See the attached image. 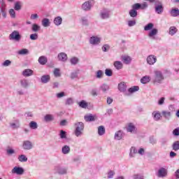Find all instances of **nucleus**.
Masks as SVG:
<instances>
[{
    "label": "nucleus",
    "mask_w": 179,
    "mask_h": 179,
    "mask_svg": "<svg viewBox=\"0 0 179 179\" xmlns=\"http://www.w3.org/2000/svg\"><path fill=\"white\" fill-rule=\"evenodd\" d=\"M164 80V75L161 71H155L154 76L152 78V82L154 85H162Z\"/></svg>",
    "instance_id": "nucleus-1"
},
{
    "label": "nucleus",
    "mask_w": 179,
    "mask_h": 179,
    "mask_svg": "<svg viewBox=\"0 0 179 179\" xmlns=\"http://www.w3.org/2000/svg\"><path fill=\"white\" fill-rule=\"evenodd\" d=\"M76 130H75V135L77 137L82 136L83 134V129H85V125L83 122H78L75 124Z\"/></svg>",
    "instance_id": "nucleus-2"
},
{
    "label": "nucleus",
    "mask_w": 179,
    "mask_h": 179,
    "mask_svg": "<svg viewBox=\"0 0 179 179\" xmlns=\"http://www.w3.org/2000/svg\"><path fill=\"white\" fill-rule=\"evenodd\" d=\"M90 45H100L101 44V37L100 36H92L89 38Z\"/></svg>",
    "instance_id": "nucleus-3"
},
{
    "label": "nucleus",
    "mask_w": 179,
    "mask_h": 179,
    "mask_svg": "<svg viewBox=\"0 0 179 179\" xmlns=\"http://www.w3.org/2000/svg\"><path fill=\"white\" fill-rule=\"evenodd\" d=\"M94 5V0H89L84 2L81 8L83 10H85V12H89Z\"/></svg>",
    "instance_id": "nucleus-4"
},
{
    "label": "nucleus",
    "mask_w": 179,
    "mask_h": 179,
    "mask_svg": "<svg viewBox=\"0 0 179 179\" xmlns=\"http://www.w3.org/2000/svg\"><path fill=\"white\" fill-rule=\"evenodd\" d=\"M99 16L103 20L109 19L111 16V11L109 9L103 8L100 11Z\"/></svg>",
    "instance_id": "nucleus-5"
},
{
    "label": "nucleus",
    "mask_w": 179,
    "mask_h": 179,
    "mask_svg": "<svg viewBox=\"0 0 179 179\" xmlns=\"http://www.w3.org/2000/svg\"><path fill=\"white\" fill-rule=\"evenodd\" d=\"M9 40H13L14 41H20L22 39V36L18 32V31H13L8 36Z\"/></svg>",
    "instance_id": "nucleus-6"
},
{
    "label": "nucleus",
    "mask_w": 179,
    "mask_h": 179,
    "mask_svg": "<svg viewBox=\"0 0 179 179\" xmlns=\"http://www.w3.org/2000/svg\"><path fill=\"white\" fill-rule=\"evenodd\" d=\"M167 174H169V171L166 168H160L156 173V176L159 178H166Z\"/></svg>",
    "instance_id": "nucleus-7"
},
{
    "label": "nucleus",
    "mask_w": 179,
    "mask_h": 179,
    "mask_svg": "<svg viewBox=\"0 0 179 179\" xmlns=\"http://www.w3.org/2000/svg\"><path fill=\"white\" fill-rule=\"evenodd\" d=\"M22 148L24 150H31L34 148L33 143L29 140L24 141L22 142Z\"/></svg>",
    "instance_id": "nucleus-8"
},
{
    "label": "nucleus",
    "mask_w": 179,
    "mask_h": 179,
    "mask_svg": "<svg viewBox=\"0 0 179 179\" xmlns=\"http://www.w3.org/2000/svg\"><path fill=\"white\" fill-rule=\"evenodd\" d=\"M146 61L148 65H155L157 62V57L153 55H150L147 57Z\"/></svg>",
    "instance_id": "nucleus-9"
},
{
    "label": "nucleus",
    "mask_w": 179,
    "mask_h": 179,
    "mask_svg": "<svg viewBox=\"0 0 179 179\" xmlns=\"http://www.w3.org/2000/svg\"><path fill=\"white\" fill-rule=\"evenodd\" d=\"M155 8L156 13H157L158 15H162V13H163L164 8L163 4H162V3L156 2L155 3Z\"/></svg>",
    "instance_id": "nucleus-10"
},
{
    "label": "nucleus",
    "mask_w": 179,
    "mask_h": 179,
    "mask_svg": "<svg viewBox=\"0 0 179 179\" xmlns=\"http://www.w3.org/2000/svg\"><path fill=\"white\" fill-rule=\"evenodd\" d=\"M13 174H17V176H22L24 173V169L22 167L15 166L12 171Z\"/></svg>",
    "instance_id": "nucleus-11"
},
{
    "label": "nucleus",
    "mask_w": 179,
    "mask_h": 179,
    "mask_svg": "<svg viewBox=\"0 0 179 179\" xmlns=\"http://www.w3.org/2000/svg\"><path fill=\"white\" fill-rule=\"evenodd\" d=\"M125 136L124 131L119 130L115 133L114 139L115 141H121Z\"/></svg>",
    "instance_id": "nucleus-12"
},
{
    "label": "nucleus",
    "mask_w": 179,
    "mask_h": 179,
    "mask_svg": "<svg viewBox=\"0 0 179 179\" xmlns=\"http://www.w3.org/2000/svg\"><path fill=\"white\" fill-rule=\"evenodd\" d=\"M159 33V30L157 29H152L148 32V37L151 38V40H156V36Z\"/></svg>",
    "instance_id": "nucleus-13"
},
{
    "label": "nucleus",
    "mask_w": 179,
    "mask_h": 179,
    "mask_svg": "<svg viewBox=\"0 0 179 179\" xmlns=\"http://www.w3.org/2000/svg\"><path fill=\"white\" fill-rule=\"evenodd\" d=\"M21 87L23 89H27L30 86V82L27 79H22L20 80Z\"/></svg>",
    "instance_id": "nucleus-14"
},
{
    "label": "nucleus",
    "mask_w": 179,
    "mask_h": 179,
    "mask_svg": "<svg viewBox=\"0 0 179 179\" xmlns=\"http://www.w3.org/2000/svg\"><path fill=\"white\" fill-rule=\"evenodd\" d=\"M57 59L62 62H66L68 59V55L65 52H60L57 55Z\"/></svg>",
    "instance_id": "nucleus-15"
},
{
    "label": "nucleus",
    "mask_w": 179,
    "mask_h": 179,
    "mask_svg": "<svg viewBox=\"0 0 179 179\" xmlns=\"http://www.w3.org/2000/svg\"><path fill=\"white\" fill-rule=\"evenodd\" d=\"M138 90H139V87L133 86L128 90V92L124 93V95L129 96V94H132V93H135V92H138Z\"/></svg>",
    "instance_id": "nucleus-16"
},
{
    "label": "nucleus",
    "mask_w": 179,
    "mask_h": 179,
    "mask_svg": "<svg viewBox=\"0 0 179 179\" xmlns=\"http://www.w3.org/2000/svg\"><path fill=\"white\" fill-rule=\"evenodd\" d=\"M10 127L12 129H17V128H20V122L19 120H15L14 122L10 123Z\"/></svg>",
    "instance_id": "nucleus-17"
},
{
    "label": "nucleus",
    "mask_w": 179,
    "mask_h": 179,
    "mask_svg": "<svg viewBox=\"0 0 179 179\" xmlns=\"http://www.w3.org/2000/svg\"><path fill=\"white\" fill-rule=\"evenodd\" d=\"M127 132H131V134L136 133V127L132 123H129L127 125Z\"/></svg>",
    "instance_id": "nucleus-18"
},
{
    "label": "nucleus",
    "mask_w": 179,
    "mask_h": 179,
    "mask_svg": "<svg viewBox=\"0 0 179 179\" xmlns=\"http://www.w3.org/2000/svg\"><path fill=\"white\" fill-rule=\"evenodd\" d=\"M55 171L58 174H66V169L61 167L59 166H57L55 167Z\"/></svg>",
    "instance_id": "nucleus-19"
},
{
    "label": "nucleus",
    "mask_w": 179,
    "mask_h": 179,
    "mask_svg": "<svg viewBox=\"0 0 179 179\" xmlns=\"http://www.w3.org/2000/svg\"><path fill=\"white\" fill-rule=\"evenodd\" d=\"M122 60L123 61L124 64H126V65H129V64H131L132 62V58L130 56L124 55L122 57Z\"/></svg>",
    "instance_id": "nucleus-20"
},
{
    "label": "nucleus",
    "mask_w": 179,
    "mask_h": 179,
    "mask_svg": "<svg viewBox=\"0 0 179 179\" xmlns=\"http://www.w3.org/2000/svg\"><path fill=\"white\" fill-rule=\"evenodd\" d=\"M170 15L172 17H177L179 16V9L178 8H172L170 10Z\"/></svg>",
    "instance_id": "nucleus-21"
},
{
    "label": "nucleus",
    "mask_w": 179,
    "mask_h": 179,
    "mask_svg": "<svg viewBox=\"0 0 179 179\" xmlns=\"http://www.w3.org/2000/svg\"><path fill=\"white\" fill-rule=\"evenodd\" d=\"M118 90H120V92H122V93H127V85H125V83H119Z\"/></svg>",
    "instance_id": "nucleus-22"
},
{
    "label": "nucleus",
    "mask_w": 179,
    "mask_h": 179,
    "mask_svg": "<svg viewBox=\"0 0 179 179\" xmlns=\"http://www.w3.org/2000/svg\"><path fill=\"white\" fill-rule=\"evenodd\" d=\"M41 24L43 27H50L51 22H50L48 18H43L41 21Z\"/></svg>",
    "instance_id": "nucleus-23"
},
{
    "label": "nucleus",
    "mask_w": 179,
    "mask_h": 179,
    "mask_svg": "<svg viewBox=\"0 0 179 179\" xmlns=\"http://www.w3.org/2000/svg\"><path fill=\"white\" fill-rule=\"evenodd\" d=\"M62 153L63 155H69L71 153V147L69 145H64L62 148Z\"/></svg>",
    "instance_id": "nucleus-24"
},
{
    "label": "nucleus",
    "mask_w": 179,
    "mask_h": 179,
    "mask_svg": "<svg viewBox=\"0 0 179 179\" xmlns=\"http://www.w3.org/2000/svg\"><path fill=\"white\" fill-rule=\"evenodd\" d=\"M53 23L55 24V26H61V24H62V17L60 16L55 17Z\"/></svg>",
    "instance_id": "nucleus-25"
},
{
    "label": "nucleus",
    "mask_w": 179,
    "mask_h": 179,
    "mask_svg": "<svg viewBox=\"0 0 179 179\" xmlns=\"http://www.w3.org/2000/svg\"><path fill=\"white\" fill-rule=\"evenodd\" d=\"M33 73H34L33 70L30 69H27L22 71V75L23 76H25V77L31 76Z\"/></svg>",
    "instance_id": "nucleus-26"
},
{
    "label": "nucleus",
    "mask_w": 179,
    "mask_h": 179,
    "mask_svg": "<svg viewBox=\"0 0 179 179\" xmlns=\"http://www.w3.org/2000/svg\"><path fill=\"white\" fill-rule=\"evenodd\" d=\"M50 79H51L50 75H45L41 78V82L42 83H48V82H50Z\"/></svg>",
    "instance_id": "nucleus-27"
},
{
    "label": "nucleus",
    "mask_w": 179,
    "mask_h": 179,
    "mask_svg": "<svg viewBox=\"0 0 179 179\" xmlns=\"http://www.w3.org/2000/svg\"><path fill=\"white\" fill-rule=\"evenodd\" d=\"M115 69H117V71H120V69H122V62L120 61H115L113 64Z\"/></svg>",
    "instance_id": "nucleus-28"
},
{
    "label": "nucleus",
    "mask_w": 179,
    "mask_h": 179,
    "mask_svg": "<svg viewBox=\"0 0 179 179\" xmlns=\"http://www.w3.org/2000/svg\"><path fill=\"white\" fill-rule=\"evenodd\" d=\"M162 114L163 117H164V118H166V120H170V118L171 117V112H170V111L163 110L162 112Z\"/></svg>",
    "instance_id": "nucleus-29"
},
{
    "label": "nucleus",
    "mask_w": 179,
    "mask_h": 179,
    "mask_svg": "<svg viewBox=\"0 0 179 179\" xmlns=\"http://www.w3.org/2000/svg\"><path fill=\"white\" fill-rule=\"evenodd\" d=\"M136 153H138V150L135 147H131L130 148L129 157H135Z\"/></svg>",
    "instance_id": "nucleus-30"
},
{
    "label": "nucleus",
    "mask_w": 179,
    "mask_h": 179,
    "mask_svg": "<svg viewBox=\"0 0 179 179\" xmlns=\"http://www.w3.org/2000/svg\"><path fill=\"white\" fill-rule=\"evenodd\" d=\"M110 90V86H108V85L106 84H102L100 86V90H101V92H103V93H106V92H108V90Z\"/></svg>",
    "instance_id": "nucleus-31"
},
{
    "label": "nucleus",
    "mask_w": 179,
    "mask_h": 179,
    "mask_svg": "<svg viewBox=\"0 0 179 179\" xmlns=\"http://www.w3.org/2000/svg\"><path fill=\"white\" fill-rule=\"evenodd\" d=\"M141 82L143 85H146V83H149V82H150V77L148 76H145L141 79Z\"/></svg>",
    "instance_id": "nucleus-32"
},
{
    "label": "nucleus",
    "mask_w": 179,
    "mask_h": 179,
    "mask_svg": "<svg viewBox=\"0 0 179 179\" xmlns=\"http://www.w3.org/2000/svg\"><path fill=\"white\" fill-rule=\"evenodd\" d=\"M18 160L21 163H26V162H27L28 159L25 155H20L18 156Z\"/></svg>",
    "instance_id": "nucleus-33"
},
{
    "label": "nucleus",
    "mask_w": 179,
    "mask_h": 179,
    "mask_svg": "<svg viewBox=\"0 0 179 179\" xmlns=\"http://www.w3.org/2000/svg\"><path fill=\"white\" fill-rule=\"evenodd\" d=\"M41 29V27H40V25L37 24H33L31 26V30L35 33H37V31H40Z\"/></svg>",
    "instance_id": "nucleus-34"
},
{
    "label": "nucleus",
    "mask_w": 179,
    "mask_h": 179,
    "mask_svg": "<svg viewBox=\"0 0 179 179\" xmlns=\"http://www.w3.org/2000/svg\"><path fill=\"white\" fill-rule=\"evenodd\" d=\"M38 62L41 65H45L47 64V57L45 56H41L38 58Z\"/></svg>",
    "instance_id": "nucleus-35"
},
{
    "label": "nucleus",
    "mask_w": 179,
    "mask_h": 179,
    "mask_svg": "<svg viewBox=\"0 0 179 179\" xmlns=\"http://www.w3.org/2000/svg\"><path fill=\"white\" fill-rule=\"evenodd\" d=\"M177 31H178V29L175 26L171 27L169 28L170 36H174V34H176V33H177Z\"/></svg>",
    "instance_id": "nucleus-36"
},
{
    "label": "nucleus",
    "mask_w": 179,
    "mask_h": 179,
    "mask_svg": "<svg viewBox=\"0 0 179 179\" xmlns=\"http://www.w3.org/2000/svg\"><path fill=\"white\" fill-rule=\"evenodd\" d=\"M106 134V129L103 126H100L98 128V134L99 136H103Z\"/></svg>",
    "instance_id": "nucleus-37"
},
{
    "label": "nucleus",
    "mask_w": 179,
    "mask_h": 179,
    "mask_svg": "<svg viewBox=\"0 0 179 179\" xmlns=\"http://www.w3.org/2000/svg\"><path fill=\"white\" fill-rule=\"evenodd\" d=\"M44 120L46 122L54 121V115L48 114L44 117Z\"/></svg>",
    "instance_id": "nucleus-38"
},
{
    "label": "nucleus",
    "mask_w": 179,
    "mask_h": 179,
    "mask_svg": "<svg viewBox=\"0 0 179 179\" xmlns=\"http://www.w3.org/2000/svg\"><path fill=\"white\" fill-rule=\"evenodd\" d=\"M84 118L87 122L94 121V117L92 115H87L84 117Z\"/></svg>",
    "instance_id": "nucleus-39"
},
{
    "label": "nucleus",
    "mask_w": 179,
    "mask_h": 179,
    "mask_svg": "<svg viewBox=\"0 0 179 179\" xmlns=\"http://www.w3.org/2000/svg\"><path fill=\"white\" fill-rule=\"evenodd\" d=\"M29 125L31 129H37L38 128V124H37V122L34 121H31Z\"/></svg>",
    "instance_id": "nucleus-40"
},
{
    "label": "nucleus",
    "mask_w": 179,
    "mask_h": 179,
    "mask_svg": "<svg viewBox=\"0 0 179 179\" xmlns=\"http://www.w3.org/2000/svg\"><path fill=\"white\" fill-rule=\"evenodd\" d=\"M152 115H153L154 120L155 121H159V120H160V118H162V115L159 112H154L152 113Z\"/></svg>",
    "instance_id": "nucleus-41"
},
{
    "label": "nucleus",
    "mask_w": 179,
    "mask_h": 179,
    "mask_svg": "<svg viewBox=\"0 0 179 179\" xmlns=\"http://www.w3.org/2000/svg\"><path fill=\"white\" fill-rule=\"evenodd\" d=\"M153 23L150 22L149 24H148L147 25L145 26L144 27V30L145 31H149V30H153Z\"/></svg>",
    "instance_id": "nucleus-42"
},
{
    "label": "nucleus",
    "mask_w": 179,
    "mask_h": 179,
    "mask_svg": "<svg viewBox=\"0 0 179 179\" xmlns=\"http://www.w3.org/2000/svg\"><path fill=\"white\" fill-rule=\"evenodd\" d=\"M129 15L131 16V17H136L138 16V11L132 8L129 10Z\"/></svg>",
    "instance_id": "nucleus-43"
},
{
    "label": "nucleus",
    "mask_w": 179,
    "mask_h": 179,
    "mask_svg": "<svg viewBox=\"0 0 179 179\" xmlns=\"http://www.w3.org/2000/svg\"><path fill=\"white\" fill-rule=\"evenodd\" d=\"M173 150H175V152H177V150H179V141H175L172 145Z\"/></svg>",
    "instance_id": "nucleus-44"
},
{
    "label": "nucleus",
    "mask_w": 179,
    "mask_h": 179,
    "mask_svg": "<svg viewBox=\"0 0 179 179\" xmlns=\"http://www.w3.org/2000/svg\"><path fill=\"white\" fill-rule=\"evenodd\" d=\"M59 136L60 139H66V131L64 130H60Z\"/></svg>",
    "instance_id": "nucleus-45"
},
{
    "label": "nucleus",
    "mask_w": 179,
    "mask_h": 179,
    "mask_svg": "<svg viewBox=\"0 0 179 179\" xmlns=\"http://www.w3.org/2000/svg\"><path fill=\"white\" fill-rule=\"evenodd\" d=\"M103 76H104V73L101 70H99L96 73V79H101V78H103Z\"/></svg>",
    "instance_id": "nucleus-46"
},
{
    "label": "nucleus",
    "mask_w": 179,
    "mask_h": 179,
    "mask_svg": "<svg viewBox=\"0 0 179 179\" xmlns=\"http://www.w3.org/2000/svg\"><path fill=\"white\" fill-rule=\"evenodd\" d=\"M17 54H19V55H27V54H29V50L26 48L22 49L17 52Z\"/></svg>",
    "instance_id": "nucleus-47"
},
{
    "label": "nucleus",
    "mask_w": 179,
    "mask_h": 179,
    "mask_svg": "<svg viewBox=\"0 0 179 179\" xmlns=\"http://www.w3.org/2000/svg\"><path fill=\"white\" fill-rule=\"evenodd\" d=\"M133 179H145L143 174L142 173H136L132 176Z\"/></svg>",
    "instance_id": "nucleus-48"
},
{
    "label": "nucleus",
    "mask_w": 179,
    "mask_h": 179,
    "mask_svg": "<svg viewBox=\"0 0 179 179\" xmlns=\"http://www.w3.org/2000/svg\"><path fill=\"white\" fill-rule=\"evenodd\" d=\"M78 75H79V70H77L71 73V78L72 79H78Z\"/></svg>",
    "instance_id": "nucleus-49"
},
{
    "label": "nucleus",
    "mask_w": 179,
    "mask_h": 179,
    "mask_svg": "<svg viewBox=\"0 0 179 179\" xmlns=\"http://www.w3.org/2000/svg\"><path fill=\"white\" fill-rule=\"evenodd\" d=\"M101 50L103 52H107L108 51H110V45L105 44L102 46Z\"/></svg>",
    "instance_id": "nucleus-50"
},
{
    "label": "nucleus",
    "mask_w": 179,
    "mask_h": 179,
    "mask_svg": "<svg viewBox=\"0 0 179 179\" xmlns=\"http://www.w3.org/2000/svg\"><path fill=\"white\" fill-rule=\"evenodd\" d=\"M78 106L81 107V108H86L87 107V103L85 100H83L78 103Z\"/></svg>",
    "instance_id": "nucleus-51"
},
{
    "label": "nucleus",
    "mask_w": 179,
    "mask_h": 179,
    "mask_svg": "<svg viewBox=\"0 0 179 179\" xmlns=\"http://www.w3.org/2000/svg\"><path fill=\"white\" fill-rule=\"evenodd\" d=\"M30 40L36 41L38 40V34L34 33L31 34L29 36Z\"/></svg>",
    "instance_id": "nucleus-52"
},
{
    "label": "nucleus",
    "mask_w": 179,
    "mask_h": 179,
    "mask_svg": "<svg viewBox=\"0 0 179 179\" xmlns=\"http://www.w3.org/2000/svg\"><path fill=\"white\" fill-rule=\"evenodd\" d=\"M70 62H71V65H76V64H78V62H79V59H78V57H72L70 59Z\"/></svg>",
    "instance_id": "nucleus-53"
},
{
    "label": "nucleus",
    "mask_w": 179,
    "mask_h": 179,
    "mask_svg": "<svg viewBox=\"0 0 179 179\" xmlns=\"http://www.w3.org/2000/svg\"><path fill=\"white\" fill-rule=\"evenodd\" d=\"M66 106H72L73 104V98H67L65 102Z\"/></svg>",
    "instance_id": "nucleus-54"
},
{
    "label": "nucleus",
    "mask_w": 179,
    "mask_h": 179,
    "mask_svg": "<svg viewBox=\"0 0 179 179\" xmlns=\"http://www.w3.org/2000/svg\"><path fill=\"white\" fill-rule=\"evenodd\" d=\"M81 23L82 24H83V26H87V24H89V21L87 20V18H86V17H82Z\"/></svg>",
    "instance_id": "nucleus-55"
},
{
    "label": "nucleus",
    "mask_w": 179,
    "mask_h": 179,
    "mask_svg": "<svg viewBox=\"0 0 179 179\" xmlns=\"http://www.w3.org/2000/svg\"><path fill=\"white\" fill-rule=\"evenodd\" d=\"M53 73L55 78H59V76H61V71L59 69H55Z\"/></svg>",
    "instance_id": "nucleus-56"
},
{
    "label": "nucleus",
    "mask_w": 179,
    "mask_h": 179,
    "mask_svg": "<svg viewBox=\"0 0 179 179\" xmlns=\"http://www.w3.org/2000/svg\"><path fill=\"white\" fill-rule=\"evenodd\" d=\"M132 9L134 10H139L141 9V3H136L132 6Z\"/></svg>",
    "instance_id": "nucleus-57"
},
{
    "label": "nucleus",
    "mask_w": 179,
    "mask_h": 179,
    "mask_svg": "<svg viewBox=\"0 0 179 179\" xmlns=\"http://www.w3.org/2000/svg\"><path fill=\"white\" fill-rule=\"evenodd\" d=\"M105 74L106 76H113V70L110 69H106L105 70Z\"/></svg>",
    "instance_id": "nucleus-58"
},
{
    "label": "nucleus",
    "mask_w": 179,
    "mask_h": 179,
    "mask_svg": "<svg viewBox=\"0 0 179 179\" xmlns=\"http://www.w3.org/2000/svg\"><path fill=\"white\" fill-rule=\"evenodd\" d=\"M114 176H115V171L110 170L108 172V178H113Z\"/></svg>",
    "instance_id": "nucleus-59"
},
{
    "label": "nucleus",
    "mask_w": 179,
    "mask_h": 179,
    "mask_svg": "<svg viewBox=\"0 0 179 179\" xmlns=\"http://www.w3.org/2000/svg\"><path fill=\"white\" fill-rule=\"evenodd\" d=\"M15 10H20L22 9V6L20 5V2H16L15 3Z\"/></svg>",
    "instance_id": "nucleus-60"
},
{
    "label": "nucleus",
    "mask_w": 179,
    "mask_h": 179,
    "mask_svg": "<svg viewBox=\"0 0 179 179\" xmlns=\"http://www.w3.org/2000/svg\"><path fill=\"white\" fill-rule=\"evenodd\" d=\"M9 14L10 15V17H12L13 19H15V17H16V13L15 12V10L10 9Z\"/></svg>",
    "instance_id": "nucleus-61"
},
{
    "label": "nucleus",
    "mask_w": 179,
    "mask_h": 179,
    "mask_svg": "<svg viewBox=\"0 0 179 179\" xmlns=\"http://www.w3.org/2000/svg\"><path fill=\"white\" fill-rule=\"evenodd\" d=\"M10 64H12V62H10L9 59H7L2 63V66H9Z\"/></svg>",
    "instance_id": "nucleus-62"
},
{
    "label": "nucleus",
    "mask_w": 179,
    "mask_h": 179,
    "mask_svg": "<svg viewBox=\"0 0 179 179\" xmlns=\"http://www.w3.org/2000/svg\"><path fill=\"white\" fill-rule=\"evenodd\" d=\"M148 8V3L144 2L143 3H140V9L145 10Z\"/></svg>",
    "instance_id": "nucleus-63"
},
{
    "label": "nucleus",
    "mask_w": 179,
    "mask_h": 179,
    "mask_svg": "<svg viewBox=\"0 0 179 179\" xmlns=\"http://www.w3.org/2000/svg\"><path fill=\"white\" fill-rule=\"evenodd\" d=\"M173 135L174 136H179V127H177L173 131Z\"/></svg>",
    "instance_id": "nucleus-64"
}]
</instances>
